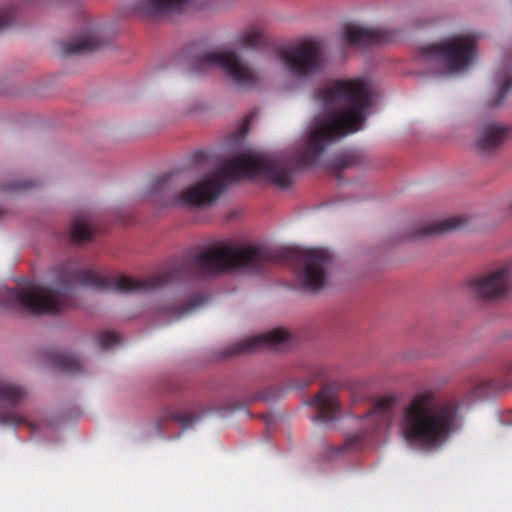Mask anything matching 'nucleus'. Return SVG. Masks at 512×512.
<instances>
[{"label":"nucleus","mask_w":512,"mask_h":512,"mask_svg":"<svg viewBox=\"0 0 512 512\" xmlns=\"http://www.w3.org/2000/svg\"><path fill=\"white\" fill-rule=\"evenodd\" d=\"M418 56L432 63L439 74L450 76L466 70L476 56V38L472 34H460L440 42L421 46Z\"/></svg>","instance_id":"4"},{"label":"nucleus","mask_w":512,"mask_h":512,"mask_svg":"<svg viewBox=\"0 0 512 512\" xmlns=\"http://www.w3.org/2000/svg\"><path fill=\"white\" fill-rule=\"evenodd\" d=\"M331 254L322 248H270L262 244L236 246L221 243L200 252L185 254L151 276L139 279L126 275H102L82 269L75 262L60 268L56 286H50V314L71 304V287L80 284L95 290L118 293L148 292L183 278H205L231 270L262 273L269 265L289 262L297 267V277L310 291L321 290L327 280Z\"/></svg>","instance_id":"2"},{"label":"nucleus","mask_w":512,"mask_h":512,"mask_svg":"<svg viewBox=\"0 0 512 512\" xmlns=\"http://www.w3.org/2000/svg\"><path fill=\"white\" fill-rule=\"evenodd\" d=\"M98 342L102 349H108L120 344V336L115 332L104 331L99 334Z\"/></svg>","instance_id":"25"},{"label":"nucleus","mask_w":512,"mask_h":512,"mask_svg":"<svg viewBox=\"0 0 512 512\" xmlns=\"http://www.w3.org/2000/svg\"><path fill=\"white\" fill-rule=\"evenodd\" d=\"M357 163V157L353 153H345L339 155L336 159H334L332 163V168L336 173L341 172L342 170L354 166Z\"/></svg>","instance_id":"24"},{"label":"nucleus","mask_w":512,"mask_h":512,"mask_svg":"<svg viewBox=\"0 0 512 512\" xmlns=\"http://www.w3.org/2000/svg\"><path fill=\"white\" fill-rule=\"evenodd\" d=\"M36 186V182L32 180H23L17 181L13 183H7L2 185V190L5 192H21L28 190L32 187Z\"/></svg>","instance_id":"26"},{"label":"nucleus","mask_w":512,"mask_h":512,"mask_svg":"<svg viewBox=\"0 0 512 512\" xmlns=\"http://www.w3.org/2000/svg\"><path fill=\"white\" fill-rule=\"evenodd\" d=\"M102 41L92 33L86 36L78 37L70 42L63 44V53L65 55L88 54L99 49Z\"/></svg>","instance_id":"18"},{"label":"nucleus","mask_w":512,"mask_h":512,"mask_svg":"<svg viewBox=\"0 0 512 512\" xmlns=\"http://www.w3.org/2000/svg\"><path fill=\"white\" fill-rule=\"evenodd\" d=\"M508 129L504 126L488 124L481 130L477 147L482 152H490L498 148L506 139Z\"/></svg>","instance_id":"14"},{"label":"nucleus","mask_w":512,"mask_h":512,"mask_svg":"<svg viewBox=\"0 0 512 512\" xmlns=\"http://www.w3.org/2000/svg\"><path fill=\"white\" fill-rule=\"evenodd\" d=\"M213 68H220L241 89H251L260 80L257 71L232 50L201 53L191 61V72L195 74H203Z\"/></svg>","instance_id":"5"},{"label":"nucleus","mask_w":512,"mask_h":512,"mask_svg":"<svg viewBox=\"0 0 512 512\" xmlns=\"http://www.w3.org/2000/svg\"><path fill=\"white\" fill-rule=\"evenodd\" d=\"M310 383H311V380L306 381V382H304V383H302V384H299V385H298V387H299V388H301V389H303V388H305V387L309 386V385H310Z\"/></svg>","instance_id":"31"},{"label":"nucleus","mask_w":512,"mask_h":512,"mask_svg":"<svg viewBox=\"0 0 512 512\" xmlns=\"http://www.w3.org/2000/svg\"><path fill=\"white\" fill-rule=\"evenodd\" d=\"M48 361L56 369L69 374L80 375L83 373V367L76 355L61 351H50L47 354Z\"/></svg>","instance_id":"17"},{"label":"nucleus","mask_w":512,"mask_h":512,"mask_svg":"<svg viewBox=\"0 0 512 512\" xmlns=\"http://www.w3.org/2000/svg\"><path fill=\"white\" fill-rule=\"evenodd\" d=\"M343 37L351 46L368 47L375 44L388 43L392 40L393 35L390 31L380 28L347 24L344 27Z\"/></svg>","instance_id":"10"},{"label":"nucleus","mask_w":512,"mask_h":512,"mask_svg":"<svg viewBox=\"0 0 512 512\" xmlns=\"http://www.w3.org/2000/svg\"><path fill=\"white\" fill-rule=\"evenodd\" d=\"M512 89V77H507L501 84L499 89L498 98L492 103L493 106L499 105L506 94Z\"/></svg>","instance_id":"27"},{"label":"nucleus","mask_w":512,"mask_h":512,"mask_svg":"<svg viewBox=\"0 0 512 512\" xmlns=\"http://www.w3.org/2000/svg\"><path fill=\"white\" fill-rule=\"evenodd\" d=\"M316 100L327 113L315 118L306 143L296 152L268 156L249 151L237 155L185 190L182 173L159 175V207L211 205L225 190L226 180L236 181L242 176L261 177L280 188L291 186L296 167L315 164L329 145L362 128L371 106L370 86L363 79L334 80L318 89Z\"/></svg>","instance_id":"1"},{"label":"nucleus","mask_w":512,"mask_h":512,"mask_svg":"<svg viewBox=\"0 0 512 512\" xmlns=\"http://www.w3.org/2000/svg\"><path fill=\"white\" fill-rule=\"evenodd\" d=\"M205 302V298L201 295H195L191 298V300L183 305H179L175 302L168 303L159 309V313L163 315H167L174 319H179L183 316H186L194 309L200 307Z\"/></svg>","instance_id":"20"},{"label":"nucleus","mask_w":512,"mask_h":512,"mask_svg":"<svg viewBox=\"0 0 512 512\" xmlns=\"http://www.w3.org/2000/svg\"><path fill=\"white\" fill-rule=\"evenodd\" d=\"M199 417L192 413H181L172 408H164L156 418L155 429L163 434L165 426L169 422H179L183 429H189L197 423Z\"/></svg>","instance_id":"15"},{"label":"nucleus","mask_w":512,"mask_h":512,"mask_svg":"<svg viewBox=\"0 0 512 512\" xmlns=\"http://www.w3.org/2000/svg\"><path fill=\"white\" fill-rule=\"evenodd\" d=\"M263 40L262 33L258 29L251 28L243 33L238 43L246 48H257L261 46Z\"/></svg>","instance_id":"23"},{"label":"nucleus","mask_w":512,"mask_h":512,"mask_svg":"<svg viewBox=\"0 0 512 512\" xmlns=\"http://www.w3.org/2000/svg\"><path fill=\"white\" fill-rule=\"evenodd\" d=\"M468 290L475 297L495 301L504 298L512 289V261H505L487 272L471 278Z\"/></svg>","instance_id":"7"},{"label":"nucleus","mask_w":512,"mask_h":512,"mask_svg":"<svg viewBox=\"0 0 512 512\" xmlns=\"http://www.w3.org/2000/svg\"><path fill=\"white\" fill-rule=\"evenodd\" d=\"M12 19H13V16H12L11 11H9V10L1 11L0 12V31L2 29L6 28L7 26H9L10 23L12 22Z\"/></svg>","instance_id":"28"},{"label":"nucleus","mask_w":512,"mask_h":512,"mask_svg":"<svg viewBox=\"0 0 512 512\" xmlns=\"http://www.w3.org/2000/svg\"><path fill=\"white\" fill-rule=\"evenodd\" d=\"M69 235L74 243L86 242L92 239L91 220L86 214L76 215L70 224Z\"/></svg>","instance_id":"19"},{"label":"nucleus","mask_w":512,"mask_h":512,"mask_svg":"<svg viewBox=\"0 0 512 512\" xmlns=\"http://www.w3.org/2000/svg\"><path fill=\"white\" fill-rule=\"evenodd\" d=\"M506 373L507 375H509L510 377H512V362L509 363L507 366H506Z\"/></svg>","instance_id":"30"},{"label":"nucleus","mask_w":512,"mask_h":512,"mask_svg":"<svg viewBox=\"0 0 512 512\" xmlns=\"http://www.w3.org/2000/svg\"><path fill=\"white\" fill-rule=\"evenodd\" d=\"M395 405L393 397H382L378 399L371 411L364 415V420L367 423H372L373 427L369 432L386 425L391 417V410Z\"/></svg>","instance_id":"16"},{"label":"nucleus","mask_w":512,"mask_h":512,"mask_svg":"<svg viewBox=\"0 0 512 512\" xmlns=\"http://www.w3.org/2000/svg\"><path fill=\"white\" fill-rule=\"evenodd\" d=\"M4 215V211L0 208V218Z\"/></svg>","instance_id":"33"},{"label":"nucleus","mask_w":512,"mask_h":512,"mask_svg":"<svg viewBox=\"0 0 512 512\" xmlns=\"http://www.w3.org/2000/svg\"><path fill=\"white\" fill-rule=\"evenodd\" d=\"M246 131H247V125H243V126L241 127V133H243V134H244V133H246Z\"/></svg>","instance_id":"32"},{"label":"nucleus","mask_w":512,"mask_h":512,"mask_svg":"<svg viewBox=\"0 0 512 512\" xmlns=\"http://www.w3.org/2000/svg\"><path fill=\"white\" fill-rule=\"evenodd\" d=\"M277 58L283 68L293 77L308 80L322 71L324 55L321 43L305 40L297 45L281 48Z\"/></svg>","instance_id":"6"},{"label":"nucleus","mask_w":512,"mask_h":512,"mask_svg":"<svg viewBox=\"0 0 512 512\" xmlns=\"http://www.w3.org/2000/svg\"><path fill=\"white\" fill-rule=\"evenodd\" d=\"M457 418L458 406L455 403L437 402L432 393L424 392L414 396L403 407L399 432L409 447L437 448L456 429Z\"/></svg>","instance_id":"3"},{"label":"nucleus","mask_w":512,"mask_h":512,"mask_svg":"<svg viewBox=\"0 0 512 512\" xmlns=\"http://www.w3.org/2000/svg\"><path fill=\"white\" fill-rule=\"evenodd\" d=\"M309 405L316 408L317 414L314 420L323 423L334 422L340 412V403L337 396V389L332 385H325L312 398Z\"/></svg>","instance_id":"12"},{"label":"nucleus","mask_w":512,"mask_h":512,"mask_svg":"<svg viewBox=\"0 0 512 512\" xmlns=\"http://www.w3.org/2000/svg\"><path fill=\"white\" fill-rule=\"evenodd\" d=\"M493 389L494 384L492 382L483 379H474L466 388L467 398L469 401L481 399L488 396Z\"/></svg>","instance_id":"21"},{"label":"nucleus","mask_w":512,"mask_h":512,"mask_svg":"<svg viewBox=\"0 0 512 512\" xmlns=\"http://www.w3.org/2000/svg\"><path fill=\"white\" fill-rule=\"evenodd\" d=\"M291 339V334L282 328L244 339L231 347L230 354L252 353L262 348L279 349Z\"/></svg>","instance_id":"9"},{"label":"nucleus","mask_w":512,"mask_h":512,"mask_svg":"<svg viewBox=\"0 0 512 512\" xmlns=\"http://www.w3.org/2000/svg\"><path fill=\"white\" fill-rule=\"evenodd\" d=\"M192 7L193 0H139L135 11L142 17H158L186 12Z\"/></svg>","instance_id":"11"},{"label":"nucleus","mask_w":512,"mask_h":512,"mask_svg":"<svg viewBox=\"0 0 512 512\" xmlns=\"http://www.w3.org/2000/svg\"><path fill=\"white\" fill-rule=\"evenodd\" d=\"M26 392L21 387L6 379L0 378V405L7 404L14 407L25 396ZM0 425L19 426L27 425L33 432L38 431L39 426L28 420L25 416L16 413L13 410H0Z\"/></svg>","instance_id":"8"},{"label":"nucleus","mask_w":512,"mask_h":512,"mask_svg":"<svg viewBox=\"0 0 512 512\" xmlns=\"http://www.w3.org/2000/svg\"><path fill=\"white\" fill-rule=\"evenodd\" d=\"M363 438L364 433L362 432L347 436L342 445L329 447V456L336 457L345 451L359 449L362 445Z\"/></svg>","instance_id":"22"},{"label":"nucleus","mask_w":512,"mask_h":512,"mask_svg":"<svg viewBox=\"0 0 512 512\" xmlns=\"http://www.w3.org/2000/svg\"><path fill=\"white\" fill-rule=\"evenodd\" d=\"M194 162L196 165H203L207 160V154L205 152H197L194 155Z\"/></svg>","instance_id":"29"},{"label":"nucleus","mask_w":512,"mask_h":512,"mask_svg":"<svg viewBox=\"0 0 512 512\" xmlns=\"http://www.w3.org/2000/svg\"><path fill=\"white\" fill-rule=\"evenodd\" d=\"M466 218L464 217H451L444 220L436 221L429 224H424L416 227L410 237L425 238L429 236L442 235L455 230H458L464 226Z\"/></svg>","instance_id":"13"}]
</instances>
